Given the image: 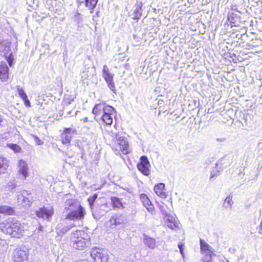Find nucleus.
<instances>
[{
    "label": "nucleus",
    "instance_id": "f257e3e1",
    "mask_svg": "<svg viewBox=\"0 0 262 262\" xmlns=\"http://www.w3.org/2000/svg\"><path fill=\"white\" fill-rule=\"evenodd\" d=\"M91 256L95 262H107L108 255L106 250L97 247L91 249Z\"/></svg>",
    "mask_w": 262,
    "mask_h": 262
},
{
    "label": "nucleus",
    "instance_id": "f03ea898",
    "mask_svg": "<svg viewBox=\"0 0 262 262\" xmlns=\"http://www.w3.org/2000/svg\"><path fill=\"white\" fill-rule=\"evenodd\" d=\"M126 221V215L121 213L113 214L108 221L107 224L112 229L115 228L116 226L125 224Z\"/></svg>",
    "mask_w": 262,
    "mask_h": 262
},
{
    "label": "nucleus",
    "instance_id": "7ed1b4c3",
    "mask_svg": "<svg viewBox=\"0 0 262 262\" xmlns=\"http://www.w3.org/2000/svg\"><path fill=\"white\" fill-rule=\"evenodd\" d=\"M84 209L80 205L74 209L67 212L66 219L69 220H80L85 215Z\"/></svg>",
    "mask_w": 262,
    "mask_h": 262
},
{
    "label": "nucleus",
    "instance_id": "20e7f679",
    "mask_svg": "<svg viewBox=\"0 0 262 262\" xmlns=\"http://www.w3.org/2000/svg\"><path fill=\"white\" fill-rule=\"evenodd\" d=\"M17 222L14 219L10 217L0 224V229L3 233L11 236Z\"/></svg>",
    "mask_w": 262,
    "mask_h": 262
},
{
    "label": "nucleus",
    "instance_id": "39448f33",
    "mask_svg": "<svg viewBox=\"0 0 262 262\" xmlns=\"http://www.w3.org/2000/svg\"><path fill=\"white\" fill-rule=\"evenodd\" d=\"M140 160V162L137 164L138 170L144 175L148 176L150 173V164L147 157L142 156Z\"/></svg>",
    "mask_w": 262,
    "mask_h": 262
},
{
    "label": "nucleus",
    "instance_id": "423d86ee",
    "mask_svg": "<svg viewBox=\"0 0 262 262\" xmlns=\"http://www.w3.org/2000/svg\"><path fill=\"white\" fill-rule=\"evenodd\" d=\"M102 76L106 82L109 88L114 93H116L115 85V83L113 81V76L114 74H112L108 68V67L104 65L103 66V71H102Z\"/></svg>",
    "mask_w": 262,
    "mask_h": 262
},
{
    "label": "nucleus",
    "instance_id": "0eeeda50",
    "mask_svg": "<svg viewBox=\"0 0 262 262\" xmlns=\"http://www.w3.org/2000/svg\"><path fill=\"white\" fill-rule=\"evenodd\" d=\"M90 239L89 235L83 230H76L71 233L70 244L72 245L75 244L76 242L82 239Z\"/></svg>",
    "mask_w": 262,
    "mask_h": 262
},
{
    "label": "nucleus",
    "instance_id": "6e6552de",
    "mask_svg": "<svg viewBox=\"0 0 262 262\" xmlns=\"http://www.w3.org/2000/svg\"><path fill=\"white\" fill-rule=\"evenodd\" d=\"M17 200L21 205L29 207L32 204V197L27 190L22 191L21 193L18 195Z\"/></svg>",
    "mask_w": 262,
    "mask_h": 262
},
{
    "label": "nucleus",
    "instance_id": "1a4fd4ad",
    "mask_svg": "<svg viewBox=\"0 0 262 262\" xmlns=\"http://www.w3.org/2000/svg\"><path fill=\"white\" fill-rule=\"evenodd\" d=\"M76 129L72 128H66L61 135V140L63 144H70L73 134L76 133Z\"/></svg>",
    "mask_w": 262,
    "mask_h": 262
},
{
    "label": "nucleus",
    "instance_id": "9d476101",
    "mask_svg": "<svg viewBox=\"0 0 262 262\" xmlns=\"http://www.w3.org/2000/svg\"><path fill=\"white\" fill-rule=\"evenodd\" d=\"M116 138L119 148L122 151V153L123 154L128 153V144L127 141L125 140V138L124 137H118L117 134L116 135Z\"/></svg>",
    "mask_w": 262,
    "mask_h": 262
},
{
    "label": "nucleus",
    "instance_id": "9b49d317",
    "mask_svg": "<svg viewBox=\"0 0 262 262\" xmlns=\"http://www.w3.org/2000/svg\"><path fill=\"white\" fill-rule=\"evenodd\" d=\"M9 68L6 62H0V78L2 81H6L9 78Z\"/></svg>",
    "mask_w": 262,
    "mask_h": 262
},
{
    "label": "nucleus",
    "instance_id": "f8f14e48",
    "mask_svg": "<svg viewBox=\"0 0 262 262\" xmlns=\"http://www.w3.org/2000/svg\"><path fill=\"white\" fill-rule=\"evenodd\" d=\"M53 214L52 210L48 209L46 208H41L39 210L36 211V215L40 218L49 220Z\"/></svg>",
    "mask_w": 262,
    "mask_h": 262
},
{
    "label": "nucleus",
    "instance_id": "ddd939ff",
    "mask_svg": "<svg viewBox=\"0 0 262 262\" xmlns=\"http://www.w3.org/2000/svg\"><path fill=\"white\" fill-rule=\"evenodd\" d=\"M79 205L80 204L75 199H68L64 203V212L67 213V212Z\"/></svg>",
    "mask_w": 262,
    "mask_h": 262
},
{
    "label": "nucleus",
    "instance_id": "4468645a",
    "mask_svg": "<svg viewBox=\"0 0 262 262\" xmlns=\"http://www.w3.org/2000/svg\"><path fill=\"white\" fill-rule=\"evenodd\" d=\"M140 199L142 202L143 205L146 207L148 211L151 213H153V212L155 211L154 206L147 196L144 193L141 194L140 195Z\"/></svg>",
    "mask_w": 262,
    "mask_h": 262
},
{
    "label": "nucleus",
    "instance_id": "2eb2a0df",
    "mask_svg": "<svg viewBox=\"0 0 262 262\" xmlns=\"http://www.w3.org/2000/svg\"><path fill=\"white\" fill-rule=\"evenodd\" d=\"M95 75V69L94 67H89L81 74V79L84 82L85 80H91Z\"/></svg>",
    "mask_w": 262,
    "mask_h": 262
},
{
    "label": "nucleus",
    "instance_id": "dca6fc26",
    "mask_svg": "<svg viewBox=\"0 0 262 262\" xmlns=\"http://www.w3.org/2000/svg\"><path fill=\"white\" fill-rule=\"evenodd\" d=\"M10 50V48L8 46L1 45L0 50H4L5 51L8 52ZM5 57L7 61L9 66L11 67L12 66L13 63V56L11 52L10 53L8 52L6 54L5 53Z\"/></svg>",
    "mask_w": 262,
    "mask_h": 262
},
{
    "label": "nucleus",
    "instance_id": "f3484780",
    "mask_svg": "<svg viewBox=\"0 0 262 262\" xmlns=\"http://www.w3.org/2000/svg\"><path fill=\"white\" fill-rule=\"evenodd\" d=\"M18 168L19 176L22 175L23 179L25 180L28 176L27 164L24 161L21 160L19 161Z\"/></svg>",
    "mask_w": 262,
    "mask_h": 262
},
{
    "label": "nucleus",
    "instance_id": "a211bd4d",
    "mask_svg": "<svg viewBox=\"0 0 262 262\" xmlns=\"http://www.w3.org/2000/svg\"><path fill=\"white\" fill-rule=\"evenodd\" d=\"M144 239L143 242L144 244L149 248L154 249L156 247V242L154 238L151 237L145 234H143Z\"/></svg>",
    "mask_w": 262,
    "mask_h": 262
},
{
    "label": "nucleus",
    "instance_id": "6ab92c4d",
    "mask_svg": "<svg viewBox=\"0 0 262 262\" xmlns=\"http://www.w3.org/2000/svg\"><path fill=\"white\" fill-rule=\"evenodd\" d=\"M13 228L14 230H13L11 236L14 237H19V236L23 233L24 230V227L21 226L20 223L17 221Z\"/></svg>",
    "mask_w": 262,
    "mask_h": 262
},
{
    "label": "nucleus",
    "instance_id": "aec40b11",
    "mask_svg": "<svg viewBox=\"0 0 262 262\" xmlns=\"http://www.w3.org/2000/svg\"><path fill=\"white\" fill-rule=\"evenodd\" d=\"M164 188L165 184L164 183H159L154 187V191L161 198H165L166 195L165 192L163 191Z\"/></svg>",
    "mask_w": 262,
    "mask_h": 262
},
{
    "label": "nucleus",
    "instance_id": "412c9836",
    "mask_svg": "<svg viewBox=\"0 0 262 262\" xmlns=\"http://www.w3.org/2000/svg\"><path fill=\"white\" fill-rule=\"evenodd\" d=\"M200 249L202 254L213 253L211 247L202 239H200Z\"/></svg>",
    "mask_w": 262,
    "mask_h": 262
},
{
    "label": "nucleus",
    "instance_id": "4be33fe9",
    "mask_svg": "<svg viewBox=\"0 0 262 262\" xmlns=\"http://www.w3.org/2000/svg\"><path fill=\"white\" fill-rule=\"evenodd\" d=\"M75 225L71 224L69 225L63 226L62 225H58L57 226V233L59 235L64 234L70 230Z\"/></svg>",
    "mask_w": 262,
    "mask_h": 262
},
{
    "label": "nucleus",
    "instance_id": "5701e85b",
    "mask_svg": "<svg viewBox=\"0 0 262 262\" xmlns=\"http://www.w3.org/2000/svg\"><path fill=\"white\" fill-rule=\"evenodd\" d=\"M89 239H82L79 242H76L75 244H73L72 246L73 248L78 250H82L86 246V244L89 243Z\"/></svg>",
    "mask_w": 262,
    "mask_h": 262
},
{
    "label": "nucleus",
    "instance_id": "b1692460",
    "mask_svg": "<svg viewBox=\"0 0 262 262\" xmlns=\"http://www.w3.org/2000/svg\"><path fill=\"white\" fill-rule=\"evenodd\" d=\"M27 258L24 251L17 250L14 253L13 259L15 262H21L25 258Z\"/></svg>",
    "mask_w": 262,
    "mask_h": 262
},
{
    "label": "nucleus",
    "instance_id": "393cba45",
    "mask_svg": "<svg viewBox=\"0 0 262 262\" xmlns=\"http://www.w3.org/2000/svg\"><path fill=\"white\" fill-rule=\"evenodd\" d=\"M142 3L137 4L136 8L133 12V19H138L141 17L142 14Z\"/></svg>",
    "mask_w": 262,
    "mask_h": 262
},
{
    "label": "nucleus",
    "instance_id": "a878e982",
    "mask_svg": "<svg viewBox=\"0 0 262 262\" xmlns=\"http://www.w3.org/2000/svg\"><path fill=\"white\" fill-rule=\"evenodd\" d=\"M14 211L11 207L8 206H0V213L7 215H12Z\"/></svg>",
    "mask_w": 262,
    "mask_h": 262
},
{
    "label": "nucleus",
    "instance_id": "bb28decb",
    "mask_svg": "<svg viewBox=\"0 0 262 262\" xmlns=\"http://www.w3.org/2000/svg\"><path fill=\"white\" fill-rule=\"evenodd\" d=\"M104 103H99L95 105L93 109V113L96 115L103 114Z\"/></svg>",
    "mask_w": 262,
    "mask_h": 262
},
{
    "label": "nucleus",
    "instance_id": "cd10ccee",
    "mask_svg": "<svg viewBox=\"0 0 262 262\" xmlns=\"http://www.w3.org/2000/svg\"><path fill=\"white\" fill-rule=\"evenodd\" d=\"M111 202L114 208L120 209L123 207L120 199L117 197H111Z\"/></svg>",
    "mask_w": 262,
    "mask_h": 262
},
{
    "label": "nucleus",
    "instance_id": "c85d7f7f",
    "mask_svg": "<svg viewBox=\"0 0 262 262\" xmlns=\"http://www.w3.org/2000/svg\"><path fill=\"white\" fill-rule=\"evenodd\" d=\"M233 204L232 196L230 195H228L224 201L223 207L226 209L231 208Z\"/></svg>",
    "mask_w": 262,
    "mask_h": 262
},
{
    "label": "nucleus",
    "instance_id": "c756f323",
    "mask_svg": "<svg viewBox=\"0 0 262 262\" xmlns=\"http://www.w3.org/2000/svg\"><path fill=\"white\" fill-rule=\"evenodd\" d=\"M8 167V161L6 158L0 157V174L4 173Z\"/></svg>",
    "mask_w": 262,
    "mask_h": 262
},
{
    "label": "nucleus",
    "instance_id": "7c9ffc66",
    "mask_svg": "<svg viewBox=\"0 0 262 262\" xmlns=\"http://www.w3.org/2000/svg\"><path fill=\"white\" fill-rule=\"evenodd\" d=\"M98 0H85V5L89 9H91V13H92V10L96 7Z\"/></svg>",
    "mask_w": 262,
    "mask_h": 262
},
{
    "label": "nucleus",
    "instance_id": "2f4dec72",
    "mask_svg": "<svg viewBox=\"0 0 262 262\" xmlns=\"http://www.w3.org/2000/svg\"><path fill=\"white\" fill-rule=\"evenodd\" d=\"M101 119L106 124L111 125L113 123L112 115L108 114H102Z\"/></svg>",
    "mask_w": 262,
    "mask_h": 262
},
{
    "label": "nucleus",
    "instance_id": "473e14b6",
    "mask_svg": "<svg viewBox=\"0 0 262 262\" xmlns=\"http://www.w3.org/2000/svg\"><path fill=\"white\" fill-rule=\"evenodd\" d=\"M115 109L114 107L110 105H106L105 103H104L103 114H108L112 115Z\"/></svg>",
    "mask_w": 262,
    "mask_h": 262
},
{
    "label": "nucleus",
    "instance_id": "72a5a7b5",
    "mask_svg": "<svg viewBox=\"0 0 262 262\" xmlns=\"http://www.w3.org/2000/svg\"><path fill=\"white\" fill-rule=\"evenodd\" d=\"M172 219V217H171V219L169 218L167 219V220L168 221V222H167V226L172 230H177L179 229L178 225L177 223L173 222L171 220Z\"/></svg>",
    "mask_w": 262,
    "mask_h": 262
},
{
    "label": "nucleus",
    "instance_id": "f704fd0d",
    "mask_svg": "<svg viewBox=\"0 0 262 262\" xmlns=\"http://www.w3.org/2000/svg\"><path fill=\"white\" fill-rule=\"evenodd\" d=\"M7 146L11 149H12L13 151H14L15 152H19L21 150L20 147L17 144L13 143H9L7 144Z\"/></svg>",
    "mask_w": 262,
    "mask_h": 262
},
{
    "label": "nucleus",
    "instance_id": "c9c22d12",
    "mask_svg": "<svg viewBox=\"0 0 262 262\" xmlns=\"http://www.w3.org/2000/svg\"><path fill=\"white\" fill-rule=\"evenodd\" d=\"M212 253H205L203 254V256L202 257V260L203 262H212Z\"/></svg>",
    "mask_w": 262,
    "mask_h": 262
},
{
    "label": "nucleus",
    "instance_id": "e433bc0d",
    "mask_svg": "<svg viewBox=\"0 0 262 262\" xmlns=\"http://www.w3.org/2000/svg\"><path fill=\"white\" fill-rule=\"evenodd\" d=\"M98 197V194L97 193H95L93 196H90L88 198V202L89 203V205L90 206L91 208L92 209V206L93 205V203L96 200V199Z\"/></svg>",
    "mask_w": 262,
    "mask_h": 262
},
{
    "label": "nucleus",
    "instance_id": "4c0bfd02",
    "mask_svg": "<svg viewBox=\"0 0 262 262\" xmlns=\"http://www.w3.org/2000/svg\"><path fill=\"white\" fill-rule=\"evenodd\" d=\"M18 93L19 96L22 99H26L27 95L25 93L24 91L21 88H18Z\"/></svg>",
    "mask_w": 262,
    "mask_h": 262
},
{
    "label": "nucleus",
    "instance_id": "58836bf2",
    "mask_svg": "<svg viewBox=\"0 0 262 262\" xmlns=\"http://www.w3.org/2000/svg\"><path fill=\"white\" fill-rule=\"evenodd\" d=\"M17 186L16 183L14 181H11L8 184V187L10 189H11V191L13 192V189Z\"/></svg>",
    "mask_w": 262,
    "mask_h": 262
},
{
    "label": "nucleus",
    "instance_id": "ea45409f",
    "mask_svg": "<svg viewBox=\"0 0 262 262\" xmlns=\"http://www.w3.org/2000/svg\"><path fill=\"white\" fill-rule=\"evenodd\" d=\"M32 137L34 138V141L36 142V144L38 145H42L43 144V142L36 136L32 135Z\"/></svg>",
    "mask_w": 262,
    "mask_h": 262
},
{
    "label": "nucleus",
    "instance_id": "a19ab883",
    "mask_svg": "<svg viewBox=\"0 0 262 262\" xmlns=\"http://www.w3.org/2000/svg\"><path fill=\"white\" fill-rule=\"evenodd\" d=\"M24 101L25 104L26 106L30 107L31 106V103L30 101L28 99V96H27L26 99H23Z\"/></svg>",
    "mask_w": 262,
    "mask_h": 262
},
{
    "label": "nucleus",
    "instance_id": "79ce46f5",
    "mask_svg": "<svg viewBox=\"0 0 262 262\" xmlns=\"http://www.w3.org/2000/svg\"><path fill=\"white\" fill-rule=\"evenodd\" d=\"M183 244H179L178 245V247H179V248L180 249V252L182 254H183Z\"/></svg>",
    "mask_w": 262,
    "mask_h": 262
},
{
    "label": "nucleus",
    "instance_id": "37998d69",
    "mask_svg": "<svg viewBox=\"0 0 262 262\" xmlns=\"http://www.w3.org/2000/svg\"><path fill=\"white\" fill-rule=\"evenodd\" d=\"M75 262H91V261L88 259H79L78 260L76 261Z\"/></svg>",
    "mask_w": 262,
    "mask_h": 262
},
{
    "label": "nucleus",
    "instance_id": "c03bdc74",
    "mask_svg": "<svg viewBox=\"0 0 262 262\" xmlns=\"http://www.w3.org/2000/svg\"><path fill=\"white\" fill-rule=\"evenodd\" d=\"M216 176H217V174L214 173V172H211V176H210V180H211L212 178H213L214 177Z\"/></svg>",
    "mask_w": 262,
    "mask_h": 262
},
{
    "label": "nucleus",
    "instance_id": "a18cd8bd",
    "mask_svg": "<svg viewBox=\"0 0 262 262\" xmlns=\"http://www.w3.org/2000/svg\"><path fill=\"white\" fill-rule=\"evenodd\" d=\"M68 114L70 115V116H72V111H69L68 112Z\"/></svg>",
    "mask_w": 262,
    "mask_h": 262
},
{
    "label": "nucleus",
    "instance_id": "49530a36",
    "mask_svg": "<svg viewBox=\"0 0 262 262\" xmlns=\"http://www.w3.org/2000/svg\"><path fill=\"white\" fill-rule=\"evenodd\" d=\"M162 213H163V214H165V215H166V216L167 215V213H166V211H163V210H162Z\"/></svg>",
    "mask_w": 262,
    "mask_h": 262
},
{
    "label": "nucleus",
    "instance_id": "de8ad7c7",
    "mask_svg": "<svg viewBox=\"0 0 262 262\" xmlns=\"http://www.w3.org/2000/svg\"><path fill=\"white\" fill-rule=\"evenodd\" d=\"M217 141H223L222 140H221V139H217Z\"/></svg>",
    "mask_w": 262,
    "mask_h": 262
},
{
    "label": "nucleus",
    "instance_id": "09e8293b",
    "mask_svg": "<svg viewBox=\"0 0 262 262\" xmlns=\"http://www.w3.org/2000/svg\"><path fill=\"white\" fill-rule=\"evenodd\" d=\"M259 232L260 233V234H261V231H260Z\"/></svg>",
    "mask_w": 262,
    "mask_h": 262
},
{
    "label": "nucleus",
    "instance_id": "8fccbe9b",
    "mask_svg": "<svg viewBox=\"0 0 262 262\" xmlns=\"http://www.w3.org/2000/svg\"><path fill=\"white\" fill-rule=\"evenodd\" d=\"M259 232L260 233V234H261V231H260Z\"/></svg>",
    "mask_w": 262,
    "mask_h": 262
}]
</instances>
